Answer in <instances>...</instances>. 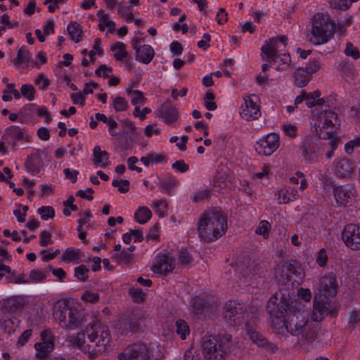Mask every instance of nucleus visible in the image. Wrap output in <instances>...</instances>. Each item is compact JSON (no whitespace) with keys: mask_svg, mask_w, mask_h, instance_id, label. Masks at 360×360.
Segmentation results:
<instances>
[{"mask_svg":"<svg viewBox=\"0 0 360 360\" xmlns=\"http://www.w3.org/2000/svg\"><path fill=\"white\" fill-rule=\"evenodd\" d=\"M292 301L277 295L272 296L267 304V311L271 318V324L278 334L290 333L302 340L311 341L314 333L311 323L306 319V316L300 311H293Z\"/></svg>","mask_w":360,"mask_h":360,"instance_id":"f257e3e1","label":"nucleus"},{"mask_svg":"<svg viewBox=\"0 0 360 360\" xmlns=\"http://www.w3.org/2000/svg\"><path fill=\"white\" fill-rule=\"evenodd\" d=\"M223 315L227 321L236 326H239L245 321V331L252 342L260 347H271L266 338L257 331L255 324L253 322L248 321L250 314L245 311V307L243 304L236 301L226 302Z\"/></svg>","mask_w":360,"mask_h":360,"instance_id":"f03ea898","label":"nucleus"},{"mask_svg":"<svg viewBox=\"0 0 360 360\" xmlns=\"http://www.w3.org/2000/svg\"><path fill=\"white\" fill-rule=\"evenodd\" d=\"M226 219L221 212H205L198 220L197 231L201 240L210 243L221 237L226 229Z\"/></svg>","mask_w":360,"mask_h":360,"instance_id":"7ed1b4c3","label":"nucleus"},{"mask_svg":"<svg viewBox=\"0 0 360 360\" xmlns=\"http://www.w3.org/2000/svg\"><path fill=\"white\" fill-rule=\"evenodd\" d=\"M52 315L60 327L68 330H76L86 321L81 310L67 299L57 300L53 304Z\"/></svg>","mask_w":360,"mask_h":360,"instance_id":"20e7f679","label":"nucleus"},{"mask_svg":"<svg viewBox=\"0 0 360 360\" xmlns=\"http://www.w3.org/2000/svg\"><path fill=\"white\" fill-rule=\"evenodd\" d=\"M232 337L229 334L219 336L205 335L202 338V352L205 360H224L231 346Z\"/></svg>","mask_w":360,"mask_h":360,"instance_id":"39448f33","label":"nucleus"},{"mask_svg":"<svg viewBox=\"0 0 360 360\" xmlns=\"http://www.w3.org/2000/svg\"><path fill=\"white\" fill-rule=\"evenodd\" d=\"M335 23L327 15L317 13L314 16L312 27L308 34L309 41L314 45L325 44L333 36Z\"/></svg>","mask_w":360,"mask_h":360,"instance_id":"423d86ee","label":"nucleus"},{"mask_svg":"<svg viewBox=\"0 0 360 360\" xmlns=\"http://www.w3.org/2000/svg\"><path fill=\"white\" fill-rule=\"evenodd\" d=\"M85 332L88 339L91 342L95 344L98 351H105L111 342L110 332L107 326L94 320L87 325Z\"/></svg>","mask_w":360,"mask_h":360,"instance_id":"0eeeda50","label":"nucleus"},{"mask_svg":"<svg viewBox=\"0 0 360 360\" xmlns=\"http://www.w3.org/2000/svg\"><path fill=\"white\" fill-rule=\"evenodd\" d=\"M337 117L334 112L324 109L314 115V125L319 138L330 139L333 135V127Z\"/></svg>","mask_w":360,"mask_h":360,"instance_id":"6e6552de","label":"nucleus"},{"mask_svg":"<svg viewBox=\"0 0 360 360\" xmlns=\"http://www.w3.org/2000/svg\"><path fill=\"white\" fill-rule=\"evenodd\" d=\"M260 98L256 94L245 95L240 106V115L246 121L258 120L261 113Z\"/></svg>","mask_w":360,"mask_h":360,"instance_id":"1a4fd4ad","label":"nucleus"},{"mask_svg":"<svg viewBox=\"0 0 360 360\" xmlns=\"http://www.w3.org/2000/svg\"><path fill=\"white\" fill-rule=\"evenodd\" d=\"M356 167L355 161L346 156L335 158L332 164L334 175L342 179H350L356 172Z\"/></svg>","mask_w":360,"mask_h":360,"instance_id":"9d476101","label":"nucleus"},{"mask_svg":"<svg viewBox=\"0 0 360 360\" xmlns=\"http://www.w3.org/2000/svg\"><path fill=\"white\" fill-rule=\"evenodd\" d=\"M176 266V259L171 252H160L154 260L151 270L153 273L166 276L173 271Z\"/></svg>","mask_w":360,"mask_h":360,"instance_id":"9b49d317","label":"nucleus"},{"mask_svg":"<svg viewBox=\"0 0 360 360\" xmlns=\"http://www.w3.org/2000/svg\"><path fill=\"white\" fill-rule=\"evenodd\" d=\"M338 288L336 276L329 274L323 276L315 296L320 299L328 300L335 296Z\"/></svg>","mask_w":360,"mask_h":360,"instance_id":"f8f14e48","label":"nucleus"},{"mask_svg":"<svg viewBox=\"0 0 360 360\" xmlns=\"http://www.w3.org/2000/svg\"><path fill=\"white\" fill-rule=\"evenodd\" d=\"M279 145V135L276 133H269L259 139L255 148L259 155L269 156L278 149Z\"/></svg>","mask_w":360,"mask_h":360,"instance_id":"ddd939ff","label":"nucleus"},{"mask_svg":"<svg viewBox=\"0 0 360 360\" xmlns=\"http://www.w3.org/2000/svg\"><path fill=\"white\" fill-rule=\"evenodd\" d=\"M41 341L34 344L36 356L39 359L46 358L55 347L54 336L49 330H44L40 333Z\"/></svg>","mask_w":360,"mask_h":360,"instance_id":"4468645a","label":"nucleus"},{"mask_svg":"<svg viewBox=\"0 0 360 360\" xmlns=\"http://www.w3.org/2000/svg\"><path fill=\"white\" fill-rule=\"evenodd\" d=\"M333 193L336 203L340 206L345 207L352 202L356 191L353 184H347L335 186Z\"/></svg>","mask_w":360,"mask_h":360,"instance_id":"2eb2a0df","label":"nucleus"},{"mask_svg":"<svg viewBox=\"0 0 360 360\" xmlns=\"http://www.w3.org/2000/svg\"><path fill=\"white\" fill-rule=\"evenodd\" d=\"M342 238L347 247L351 250H360V226L347 224L342 233Z\"/></svg>","mask_w":360,"mask_h":360,"instance_id":"dca6fc26","label":"nucleus"},{"mask_svg":"<svg viewBox=\"0 0 360 360\" xmlns=\"http://www.w3.org/2000/svg\"><path fill=\"white\" fill-rule=\"evenodd\" d=\"M336 311L337 308L335 306L315 296L311 313V319L314 321H321L325 315L333 314Z\"/></svg>","mask_w":360,"mask_h":360,"instance_id":"f3484780","label":"nucleus"},{"mask_svg":"<svg viewBox=\"0 0 360 360\" xmlns=\"http://www.w3.org/2000/svg\"><path fill=\"white\" fill-rule=\"evenodd\" d=\"M237 271L245 278L244 282L248 285H253L258 278L257 270L255 262L251 259H245L238 265Z\"/></svg>","mask_w":360,"mask_h":360,"instance_id":"a211bd4d","label":"nucleus"},{"mask_svg":"<svg viewBox=\"0 0 360 360\" xmlns=\"http://www.w3.org/2000/svg\"><path fill=\"white\" fill-rule=\"evenodd\" d=\"M30 136L19 127L11 126L8 127L6 133L2 136V140L6 141L8 146L14 150L16 142L20 141H30Z\"/></svg>","mask_w":360,"mask_h":360,"instance_id":"6ab92c4d","label":"nucleus"},{"mask_svg":"<svg viewBox=\"0 0 360 360\" xmlns=\"http://www.w3.org/2000/svg\"><path fill=\"white\" fill-rule=\"evenodd\" d=\"M132 48L136 51V58L137 60L148 64L153 58L155 52L151 46L141 45V39H134L132 40Z\"/></svg>","mask_w":360,"mask_h":360,"instance_id":"aec40b11","label":"nucleus"},{"mask_svg":"<svg viewBox=\"0 0 360 360\" xmlns=\"http://www.w3.org/2000/svg\"><path fill=\"white\" fill-rule=\"evenodd\" d=\"M145 323V319L141 313L131 314L122 321L120 330L122 333L136 332L141 329Z\"/></svg>","mask_w":360,"mask_h":360,"instance_id":"412c9836","label":"nucleus"},{"mask_svg":"<svg viewBox=\"0 0 360 360\" xmlns=\"http://www.w3.org/2000/svg\"><path fill=\"white\" fill-rule=\"evenodd\" d=\"M274 197L278 204H288L295 201L299 193L296 188L283 186L275 190Z\"/></svg>","mask_w":360,"mask_h":360,"instance_id":"4be33fe9","label":"nucleus"},{"mask_svg":"<svg viewBox=\"0 0 360 360\" xmlns=\"http://www.w3.org/2000/svg\"><path fill=\"white\" fill-rule=\"evenodd\" d=\"M132 345H139L144 347L145 360H159L164 357L165 353V347L158 342H150L148 345L138 343Z\"/></svg>","mask_w":360,"mask_h":360,"instance_id":"5701e85b","label":"nucleus"},{"mask_svg":"<svg viewBox=\"0 0 360 360\" xmlns=\"http://www.w3.org/2000/svg\"><path fill=\"white\" fill-rule=\"evenodd\" d=\"M301 150L302 155L307 162L313 163L319 160V147L311 138L308 137L304 140Z\"/></svg>","mask_w":360,"mask_h":360,"instance_id":"b1692460","label":"nucleus"},{"mask_svg":"<svg viewBox=\"0 0 360 360\" xmlns=\"http://www.w3.org/2000/svg\"><path fill=\"white\" fill-rule=\"evenodd\" d=\"M144 347L139 345H128L117 354L118 360H145Z\"/></svg>","mask_w":360,"mask_h":360,"instance_id":"393cba45","label":"nucleus"},{"mask_svg":"<svg viewBox=\"0 0 360 360\" xmlns=\"http://www.w3.org/2000/svg\"><path fill=\"white\" fill-rule=\"evenodd\" d=\"M278 41L276 38H272L266 41L261 48V56L263 60L270 62L278 56Z\"/></svg>","mask_w":360,"mask_h":360,"instance_id":"a878e982","label":"nucleus"},{"mask_svg":"<svg viewBox=\"0 0 360 360\" xmlns=\"http://www.w3.org/2000/svg\"><path fill=\"white\" fill-rule=\"evenodd\" d=\"M157 115L167 124L175 122L178 117L177 110L168 103H165L161 105L157 111Z\"/></svg>","mask_w":360,"mask_h":360,"instance_id":"bb28decb","label":"nucleus"},{"mask_svg":"<svg viewBox=\"0 0 360 360\" xmlns=\"http://www.w3.org/2000/svg\"><path fill=\"white\" fill-rule=\"evenodd\" d=\"M93 163L96 167L105 168L110 165L109 154L102 150L100 146H95L93 150Z\"/></svg>","mask_w":360,"mask_h":360,"instance_id":"cd10ccee","label":"nucleus"},{"mask_svg":"<svg viewBox=\"0 0 360 360\" xmlns=\"http://www.w3.org/2000/svg\"><path fill=\"white\" fill-rule=\"evenodd\" d=\"M25 303V300L22 297L14 296L4 301V308L6 311L13 313L22 309Z\"/></svg>","mask_w":360,"mask_h":360,"instance_id":"c85d7f7f","label":"nucleus"},{"mask_svg":"<svg viewBox=\"0 0 360 360\" xmlns=\"http://www.w3.org/2000/svg\"><path fill=\"white\" fill-rule=\"evenodd\" d=\"M97 16L99 18L98 27L101 31H104L105 28L108 32H112L115 30V23L110 19L108 14L105 13L102 10H99Z\"/></svg>","mask_w":360,"mask_h":360,"instance_id":"c756f323","label":"nucleus"},{"mask_svg":"<svg viewBox=\"0 0 360 360\" xmlns=\"http://www.w3.org/2000/svg\"><path fill=\"white\" fill-rule=\"evenodd\" d=\"M68 34L71 40L78 43L82 39V27L77 22H71L67 27Z\"/></svg>","mask_w":360,"mask_h":360,"instance_id":"7c9ffc66","label":"nucleus"},{"mask_svg":"<svg viewBox=\"0 0 360 360\" xmlns=\"http://www.w3.org/2000/svg\"><path fill=\"white\" fill-rule=\"evenodd\" d=\"M290 57L288 53L278 55L274 60L270 61L271 64L276 65V69L278 71H285L290 65Z\"/></svg>","mask_w":360,"mask_h":360,"instance_id":"2f4dec72","label":"nucleus"},{"mask_svg":"<svg viewBox=\"0 0 360 360\" xmlns=\"http://www.w3.org/2000/svg\"><path fill=\"white\" fill-rule=\"evenodd\" d=\"M112 257L120 265H129L134 260V254L122 250L120 252H115Z\"/></svg>","mask_w":360,"mask_h":360,"instance_id":"473e14b6","label":"nucleus"},{"mask_svg":"<svg viewBox=\"0 0 360 360\" xmlns=\"http://www.w3.org/2000/svg\"><path fill=\"white\" fill-rule=\"evenodd\" d=\"M32 56L25 46H22L18 51L16 58L13 60L15 66L22 64L29 63L32 60Z\"/></svg>","mask_w":360,"mask_h":360,"instance_id":"72a5a7b5","label":"nucleus"},{"mask_svg":"<svg viewBox=\"0 0 360 360\" xmlns=\"http://www.w3.org/2000/svg\"><path fill=\"white\" fill-rule=\"evenodd\" d=\"M127 94L131 99V103L135 107L143 105L146 101V98L141 91L127 89Z\"/></svg>","mask_w":360,"mask_h":360,"instance_id":"f704fd0d","label":"nucleus"},{"mask_svg":"<svg viewBox=\"0 0 360 360\" xmlns=\"http://www.w3.org/2000/svg\"><path fill=\"white\" fill-rule=\"evenodd\" d=\"M152 217V212L147 207H140L134 214V219L141 224H146Z\"/></svg>","mask_w":360,"mask_h":360,"instance_id":"c9c22d12","label":"nucleus"},{"mask_svg":"<svg viewBox=\"0 0 360 360\" xmlns=\"http://www.w3.org/2000/svg\"><path fill=\"white\" fill-rule=\"evenodd\" d=\"M310 79V74L307 70L298 68L295 74V84L299 87L304 86Z\"/></svg>","mask_w":360,"mask_h":360,"instance_id":"e433bc0d","label":"nucleus"},{"mask_svg":"<svg viewBox=\"0 0 360 360\" xmlns=\"http://www.w3.org/2000/svg\"><path fill=\"white\" fill-rule=\"evenodd\" d=\"M143 239V235L141 231L137 229L130 230L129 232L125 233L122 236V240L126 243L129 244L132 240L134 242H141Z\"/></svg>","mask_w":360,"mask_h":360,"instance_id":"4c0bfd02","label":"nucleus"},{"mask_svg":"<svg viewBox=\"0 0 360 360\" xmlns=\"http://www.w3.org/2000/svg\"><path fill=\"white\" fill-rule=\"evenodd\" d=\"M320 96L321 94L318 91L309 94L306 93L305 101L307 106L309 108H313L317 105H322L324 101L320 98Z\"/></svg>","mask_w":360,"mask_h":360,"instance_id":"58836bf2","label":"nucleus"},{"mask_svg":"<svg viewBox=\"0 0 360 360\" xmlns=\"http://www.w3.org/2000/svg\"><path fill=\"white\" fill-rule=\"evenodd\" d=\"M80 258V251L72 248H67L61 256V261L65 262H77Z\"/></svg>","mask_w":360,"mask_h":360,"instance_id":"ea45409f","label":"nucleus"},{"mask_svg":"<svg viewBox=\"0 0 360 360\" xmlns=\"http://www.w3.org/2000/svg\"><path fill=\"white\" fill-rule=\"evenodd\" d=\"M70 342L73 345L82 351H87L89 349L87 345H86L84 332H79L77 333L76 335L72 336Z\"/></svg>","mask_w":360,"mask_h":360,"instance_id":"a19ab883","label":"nucleus"},{"mask_svg":"<svg viewBox=\"0 0 360 360\" xmlns=\"http://www.w3.org/2000/svg\"><path fill=\"white\" fill-rule=\"evenodd\" d=\"M111 50L114 52V56L117 60H123L127 55L126 51V45L120 41H118L112 46Z\"/></svg>","mask_w":360,"mask_h":360,"instance_id":"79ce46f5","label":"nucleus"},{"mask_svg":"<svg viewBox=\"0 0 360 360\" xmlns=\"http://www.w3.org/2000/svg\"><path fill=\"white\" fill-rule=\"evenodd\" d=\"M340 70L349 79H354L357 72L352 63L347 61H342L339 65Z\"/></svg>","mask_w":360,"mask_h":360,"instance_id":"37998d69","label":"nucleus"},{"mask_svg":"<svg viewBox=\"0 0 360 360\" xmlns=\"http://www.w3.org/2000/svg\"><path fill=\"white\" fill-rule=\"evenodd\" d=\"M176 332L182 340H185L186 336L190 334V328L186 321L178 320L175 323Z\"/></svg>","mask_w":360,"mask_h":360,"instance_id":"c03bdc74","label":"nucleus"},{"mask_svg":"<svg viewBox=\"0 0 360 360\" xmlns=\"http://www.w3.org/2000/svg\"><path fill=\"white\" fill-rule=\"evenodd\" d=\"M360 148V134L356 135L353 139L345 144V152L348 155H353L355 148Z\"/></svg>","mask_w":360,"mask_h":360,"instance_id":"a18cd8bd","label":"nucleus"},{"mask_svg":"<svg viewBox=\"0 0 360 360\" xmlns=\"http://www.w3.org/2000/svg\"><path fill=\"white\" fill-rule=\"evenodd\" d=\"M164 160V157L162 155L150 153L146 156L142 157L141 158V162L145 166H149L150 165L158 164Z\"/></svg>","mask_w":360,"mask_h":360,"instance_id":"49530a36","label":"nucleus"},{"mask_svg":"<svg viewBox=\"0 0 360 360\" xmlns=\"http://www.w3.org/2000/svg\"><path fill=\"white\" fill-rule=\"evenodd\" d=\"M272 175V172L271 171V167L269 165H264L261 172H256L253 174L252 179H260L261 181H266L269 179L271 176Z\"/></svg>","mask_w":360,"mask_h":360,"instance_id":"de8ad7c7","label":"nucleus"},{"mask_svg":"<svg viewBox=\"0 0 360 360\" xmlns=\"http://www.w3.org/2000/svg\"><path fill=\"white\" fill-rule=\"evenodd\" d=\"M271 226L266 220H262L259 222L255 232L257 234L262 236L264 238H269Z\"/></svg>","mask_w":360,"mask_h":360,"instance_id":"09e8293b","label":"nucleus"},{"mask_svg":"<svg viewBox=\"0 0 360 360\" xmlns=\"http://www.w3.org/2000/svg\"><path fill=\"white\" fill-rule=\"evenodd\" d=\"M20 94L29 101H32L34 99L36 90L32 85L25 84L20 88Z\"/></svg>","mask_w":360,"mask_h":360,"instance_id":"8fccbe9b","label":"nucleus"},{"mask_svg":"<svg viewBox=\"0 0 360 360\" xmlns=\"http://www.w3.org/2000/svg\"><path fill=\"white\" fill-rule=\"evenodd\" d=\"M37 213L45 221L52 219L55 216V210L51 206H42L37 210Z\"/></svg>","mask_w":360,"mask_h":360,"instance_id":"3c124183","label":"nucleus"},{"mask_svg":"<svg viewBox=\"0 0 360 360\" xmlns=\"http://www.w3.org/2000/svg\"><path fill=\"white\" fill-rule=\"evenodd\" d=\"M112 106L115 111H124L128 108V103L124 98L121 96H115L113 98Z\"/></svg>","mask_w":360,"mask_h":360,"instance_id":"603ef678","label":"nucleus"},{"mask_svg":"<svg viewBox=\"0 0 360 360\" xmlns=\"http://www.w3.org/2000/svg\"><path fill=\"white\" fill-rule=\"evenodd\" d=\"M179 185L178 181L176 180L174 177H169L167 179L163 180L160 181V187L165 191H168L169 194L171 190L174 189Z\"/></svg>","mask_w":360,"mask_h":360,"instance_id":"864d4df0","label":"nucleus"},{"mask_svg":"<svg viewBox=\"0 0 360 360\" xmlns=\"http://www.w3.org/2000/svg\"><path fill=\"white\" fill-rule=\"evenodd\" d=\"M330 6L338 10H347L352 4V0H330Z\"/></svg>","mask_w":360,"mask_h":360,"instance_id":"5fc2aeb1","label":"nucleus"},{"mask_svg":"<svg viewBox=\"0 0 360 360\" xmlns=\"http://www.w3.org/2000/svg\"><path fill=\"white\" fill-rule=\"evenodd\" d=\"M99 297L100 295L98 292L86 290L82 293L81 299L85 302L95 303L98 301Z\"/></svg>","mask_w":360,"mask_h":360,"instance_id":"6e6d98bb","label":"nucleus"},{"mask_svg":"<svg viewBox=\"0 0 360 360\" xmlns=\"http://www.w3.org/2000/svg\"><path fill=\"white\" fill-rule=\"evenodd\" d=\"M328 256L325 248L319 250L316 257V262L320 267H325L327 265Z\"/></svg>","mask_w":360,"mask_h":360,"instance_id":"4d7b16f0","label":"nucleus"},{"mask_svg":"<svg viewBox=\"0 0 360 360\" xmlns=\"http://www.w3.org/2000/svg\"><path fill=\"white\" fill-rule=\"evenodd\" d=\"M214 95L212 91H207L204 98V105L209 110H214L217 108V104L214 101Z\"/></svg>","mask_w":360,"mask_h":360,"instance_id":"13d9d810","label":"nucleus"},{"mask_svg":"<svg viewBox=\"0 0 360 360\" xmlns=\"http://www.w3.org/2000/svg\"><path fill=\"white\" fill-rule=\"evenodd\" d=\"M34 84L39 87V89L44 91L50 85V81L44 74H39L35 79Z\"/></svg>","mask_w":360,"mask_h":360,"instance_id":"bf43d9fd","label":"nucleus"},{"mask_svg":"<svg viewBox=\"0 0 360 360\" xmlns=\"http://www.w3.org/2000/svg\"><path fill=\"white\" fill-rule=\"evenodd\" d=\"M89 269L84 266L81 265L75 269V276L82 281H85L88 278Z\"/></svg>","mask_w":360,"mask_h":360,"instance_id":"052dcab7","label":"nucleus"},{"mask_svg":"<svg viewBox=\"0 0 360 360\" xmlns=\"http://www.w3.org/2000/svg\"><path fill=\"white\" fill-rule=\"evenodd\" d=\"M153 207L160 217H163L167 210V203L163 200H159L154 202Z\"/></svg>","mask_w":360,"mask_h":360,"instance_id":"680f3d73","label":"nucleus"},{"mask_svg":"<svg viewBox=\"0 0 360 360\" xmlns=\"http://www.w3.org/2000/svg\"><path fill=\"white\" fill-rule=\"evenodd\" d=\"M103 53V49L101 47V40L98 38H96L94 42L93 49L88 53L90 59L93 61L94 60V56L96 54L102 56Z\"/></svg>","mask_w":360,"mask_h":360,"instance_id":"e2e57ef3","label":"nucleus"},{"mask_svg":"<svg viewBox=\"0 0 360 360\" xmlns=\"http://www.w3.org/2000/svg\"><path fill=\"white\" fill-rule=\"evenodd\" d=\"M204 304L199 298H195L192 302V310L194 314L201 315L204 311Z\"/></svg>","mask_w":360,"mask_h":360,"instance_id":"0e129e2a","label":"nucleus"},{"mask_svg":"<svg viewBox=\"0 0 360 360\" xmlns=\"http://www.w3.org/2000/svg\"><path fill=\"white\" fill-rule=\"evenodd\" d=\"M112 184L117 187L121 193H126L129 189V182L127 180H113Z\"/></svg>","mask_w":360,"mask_h":360,"instance_id":"69168bd1","label":"nucleus"},{"mask_svg":"<svg viewBox=\"0 0 360 360\" xmlns=\"http://www.w3.org/2000/svg\"><path fill=\"white\" fill-rule=\"evenodd\" d=\"M210 197V191L207 189L200 190L193 193L192 199L193 202H198Z\"/></svg>","mask_w":360,"mask_h":360,"instance_id":"338daca9","label":"nucleus"},{"mask_svg":"<svg viewBox=\"0 0 360 360\" xmlns=\"http://www.w3.org/2000/svg\"><path fill=\"white\" fill-rule=\"evenodd\" d=\"M129 293L133 299L138 302H142L145 298V294L140 288H131L129 290Z\"/></svg>","mask_w":360,"mask_h":360,"instance_id":"774afa93","label":"nucleus"}]
</instances>
